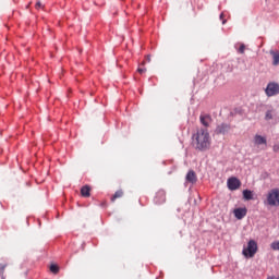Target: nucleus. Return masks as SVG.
<instances>
[{
  "label": "nucleus",
  "instance_id": "nucleus-1",
  "mask_svg": "<svg viewBox=\"0 0 279 279\" xmlns=\"http://www.w3.org/2000/svg\"><path fill=\"white\" fill-rule=\"evenodd\" d=\"M192 145L198 151H208L211 145L210 133L207 129H199L193 136H192Z\"/></svg>",
  "mask_w": 279,
  "mask_h": 279
},
{
  "label": "nucleus",
  "instance_id": "nucleus-2",
  "mask_svg": "<svg viewBox=\"0 0 279 279\" xmlns=\"http://www.w3.org/2000/svg\"><path fill=\"white\" fill-rule=\"evenodd\" d=\"M264 206H279V189L275 187L268 191L266 199L264 201Z\"/></svg>",
  "mask_w": 279,
  "mask_h": 279
},
{
  "label": "nucleus",
  "instance_id": "nucleus-3",
  "mask_svg": "<svg viewBox=\"0 0 279 279\" xmlns=\"http://www.w3.org/2000/svg\"><path fill=\"white\" fill-rule=\"evenodd\" d=\"M258 252V244L254 240H250L247 243V247H244L242 254L245 258H254Z\"/></svg>",
  "mask_w": 279,
  "mask_h": 279
},
{
  "label": "nucleus",
  "instance_id": "nucleus-4",
  "mask_svg": "<svg viewBox=\"0 0 279 279\" xmlns=\"http://www.w3.org/2000/svg\"><path fill=\"white\" fill-rule=\"evenodd\" d=\"M266 97H278L279 95V83L269 82L264 89Z\"/></svg>",
  "mask_w": 279,
  "mask_h": 279
},
{
  "label": "nucleus",
  "instance_id": "nucleus-5",
  "mask_svg": "<svg viewBox=\"0 0 279 279\" xmlns=\"http://www.w3.org/2000/svg\"><path fill=\"white\" fill-rule=\"evenodd\" d=\"M227 185L229 191H236L241 187V181L236 177L228 179Z\"/></svg>",
  "mask_w": 279,
  "mask_h": 279
},
{
  "label": "nucleus",
  "instance_id": "nucleus-6",
  "mask_svg": "<svg viewBox=\"0 0 279 279\" xmlns=\"http://www.w3.org/2000/svg\"><path fill=\"white\" fill-rule=\"evenodd\" d=\"M276 117H278V111L276 110V108H274V106H267L265 121H271L276 119Z\"/></svg>",
  "mask_w": 279,
  "mask_h": 279
},
{
  "label": "nucleus",
  "instance_id": "nucleus-7",
  "mask_svg": "<svg viewBox=\"0 0 279 279\" xmlns=\"http://www.w3.org/2000/svg\"><path fill=\"white\" fill-rule=\"evenodd\" d=\"M154 202L157 205L165 204V202H167V193L165 192V190H159L156 193V195L154 197Z\"/></svg>",
  "mask_w": 279,
  "mask_h": 279
},
{
  "label": "nucleus",
  "instance_id": "nucleus-8",
  "mask_svg": "<svg viewBox=\"0 0 279 279\" xmlns=\"http://www.w3.org/2000/svg\"><path fill=\"white\" fill-rule=\"evenodd\" d=\"M185 184H197V174L193 170H189L185 175Z\"/></svg>",
  "mask_w": 279,
  "mask_h": 279
},
{
  "label": "nucleus",
  "instance_id": "nucleus-9",
  "mask_svg": "<svg viewBox=\"0 0 279 279\" xmlns=\"http://www.w3.org/2000/svg\"><path fill=\"white\" fill-rule=\"evenodd\" d=\"M235 219H244L247 216V208L239 207L233 210Z\"/></svg>",
  "mask_w": 279,
  "mask_h": 279
},
{
  "label": "nucleus",
  "instance_id": "nucleus-10",
  "mask_svg": "<svg viewBox=\"0 0 279 279\" xmlns=\"http://www.w3.org/2000/svg\"><path fill=\"white\" fill-rule=\"evenodd\" d=\"M199 121L204 128H208L210 123H213V117H210L208 113H202L199 116Z\"/></svg>",
  "mask_w": 279,
  "mask_h": 279
},
{
  "label": "nucleus",
  "instance_id": "nucleus-11",
  "mask_svg": "<svg viewBox=\"0 0 279 279\" xmlns=\"http://www.w3.org/2000/svg\"><path fill=\"white\" fill-rule=\"evenodd\" d=\"M230 130H231L230 124L221 123V124L217 125L216 134H223V135H226V134H228V132H230Z\"/></svg>",
  "mask_w": 279,
  "mask_h": 279
},
{
  "label": "nucleus",
  "instance_id": "nucleus-12",
  "mask_svg": "<svg viewBox=\"0 0 279 279\" xmlns=\"http://www.w3.org/2000/svg\"><path fill=\"white\" fill-rule=\"evenodd\" d=\"M255 145H267V137L256 134L254 136Z\"/></svg>",
  "mask_w": 279,
  "mask_h": 279
},
{
  "label": "nucleus",
  "instance_id": "nucleus-13",
  "mask_svg": "<svg viewBox=\"0 0 279 279\" xmlns=\"http://www.w3.org/2000/svg\"><path fill=\"white\" fill-rule=\"evenodd\" d=\"M270 56L272 57V65L278 66V64H279V51L278 50H270Z\"/></svg>",
  "mask_w": 279,
  "mask_h": 279
},
{
  "label": "nucleus",
  "instance_id": "nucleus-14",
  "mask_svg": "<svg viewBox=\"0 0 279 279\" xmlns=\"http://www.w3.org/2000/svg\"><path fill=\"white\" fill-rule=\"evenodd\" d=\"M81 195L83 197H90V186L85 185L81 189Z\"/></svg>",
  "mask_w": 279,
  "mask_h": 279
},
{
  "label": "nucleus",
  "instance_id": "nucleus-15",
  "mask_svg": "<svg viewBox=\"0 0 279 279\" xmlns=\"http://www.w3.org/2000/svg\"><path fill=\"white\" fill-rule=\"evenodd\" d=\"M243 197H244V199L250 202V199H254V193L251 190H244Z\"/></svg>",
  "mask_w": 279,
  "mask_h": 279
},
{
  "label": "nucleus",
  "instance_id": "nucleus-16",
  "mask_svg": "<svg viewBox=\"0 0 279 279\" xmlns=\"http://www.w3.org/2000/svg\"><path fill=\"white\" fill-rule=\"evenodd\" d=\"M119 197H123V191L119 190L117 191L113 196L111 197V202H114V199H119Z\"/></svg>",
  "mask_w": 279,
  "mask_h": 279
},
{
  "label": "nucleus",
  "instance_id": "nucleus-17",
  "mask_svg": "<svg viewBox=\"0 0 279 279\" xmlns=\"http://www.w3.org/2000/svg\"><path fill=\"white\" fill-rule=\"evenodd\" d=\"M50 271L51 274H58L60 271V267L56 264L50 265Z\"/></svg>",
  "mask_w": 279,
  "mask_h": 279
},
{
  "label": "nucleus",
  "instance_id": "nucleus-18",
  "mask_svg": "<svg viewBox=\"0 0 279 279\" xmlns=\"http://www.w3.org/2000/svg\"><path fill=\"white\" fill-rule=\"evenodd\" d=\"M271 250L278 251L279 250V241H275L270 244Z\"/></svg>",
  "mask_w": 279,
  "mask_h": 279
},
{
  "label": "nucleus",
  "instance_id": "nucleus-19",
  "mask_svg": "<svg viewBox=\"0 0 279 279\" xmlns=\"http://www.w3.org/2000/svg\"><path fill=\"white\" fill-rule=\"evenodd\" d=\"M5 264H0V276H3V272L5 271Z\"/></svg>",
  "mask_w": 279,
  "mask_h": 279
},
{
  "label": "nucleus",
  "instance_id": "nucleus-20",
  "mask_svg": "<svg viewBox=\"0 0 279 279\" xmlns=\"http://www.w3.org/2000/svg\"><path fill=\"white\" fill-rule=\"evenodd\" d=\"M238 51H239V53H245V44H241Z\"/></svg>",
  "mask_w": 279,
  "mask_h": 279
},
{
  "label": "nucleus",
  "instance_id": "nucleus-21",
  "mask_svg": "<svg viewBox=\"0 0 279 279\" xmlns=\"http://www.w3.org/2000/svg\"><path fill=\"white\" fill-rule=\"evenodd\" d=\"M272 151H275L276 154H278V151H279V145H278V144H275V145L272 146Z\"/></svg>",
  "mask_w": 279,
  "mask_h": 279
},
{
  "label": "nucleus",
  "instance_id": "nucleus-22",
  "mask_svg": "<svg viewBox=\"0 0 279 279\" xmlns=\"http://www.w3.org/2000/svg\"><path fill=\"white\" fill-rule=\"evenodd\" d=\"M145 71H147V69H145V68H138V69H137V72H138L141 75H143V73H145Z\"/></svg>",
  "mask_w": 279,
  "mask_h": 279
},
{
  "label": "nucleus",
  "instance_id": "nucleus-23",
  "mask_svg": "<svg viewBox=\"0 0 279 279\" xmlns=\"http://www.w3.org/2000/svg\"><path fill=\"white\" fill-rule=\"evenodd\" d=\"M220 21H222V25H226L227 23V20L223 19V13L220 14Z\"/></svg>",
  "mask_w": 279,
  "mask_h": 279
},
{
  "label": "nucleus",
  "instance_id": "nucleus-24",
  "mask_svg": "<svg viewBox=\"0 0 279 279\" xmlns=\"http://www.w3.org/2000/svg\"><path fill=\"white\" fill-rule=\"evenodd\" d=\"M146 61H147V62H151V56L148 54V56L146 57Z\"/></svg>",
  "mask_w": 279,
  "mask_h": 279
},
{
  "label": "nucleus",
  "instance_id": "nucleus-25",
  "mask_svg": "<svg viewBox=\"0 0 279 279\" xmlns=\"http://www.w3.org/2000/svg\"><path fill=\"white\" fill-rule=\"evenodd\" d=\"M40 5H43L40 2L36 3V8H40Z\"/></svg>",
  "mask_w": 279,
  "mask_h": 279
},
{
  "label": "nucleus",
  "instance_id": "nucleus-26",
  "mask_svg": "<svg viewBox=\"0 0 279 279\" xmlns=\"http://www.w3.org/2000/svg\"><path fill=\"white\" fill-rule=\"evenodd\" d=\"M276 279H279V276Z\"/></svg>",
  "mask_w": 279,
  "mask_h": 279
},
{
  "label": "nucleus",
  "instance_id": "nucleus-27",
  "mask_svg": "<svg viewBox=\"0 0 279 279\" xmlns=\"http://www.w3.org/2000/svg\"><path fill=\"white\" fill-rule=\"evenodd\" d=\"M2 279H5L4 277H2Z\"/></svg>",
  "mask_w": 279,
  "mask_h": 279
}]
</instances>
